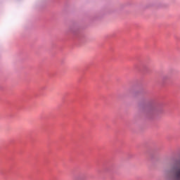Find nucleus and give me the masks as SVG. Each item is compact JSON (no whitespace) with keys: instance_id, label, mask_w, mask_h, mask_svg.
<instances>
[{"instance_id":"nucleus-1","label":"nucleus","mask_w":180,"mask_h":180,"mask_svg":"<svg viewBox=\"0 0 180 180\" xmlns=\"http://www.w3.org/2000/svg\"><path fill=\"white\" fill-rule=\"evenodd\" d=\"M173 180H180V162L172 168Z\"/></svg>"}]
</instances>
